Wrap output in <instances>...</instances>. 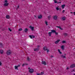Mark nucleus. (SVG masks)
<instances>
[{"label":"nucleus","instance_id":"obj_1","mask_svg":"<svg viewBox=\"0 0 75 75\" xmlns=\"http://www.w3.org/2000/svg\"><path fill=\"white\" fill-rule=\"evenodd\" d=\"M29 72L30 73V74H32L34 72V70H33V69H30L29 70Z\"/></svg>","mask_w":75,"mask_h":75},{"label":"nucleus","instance_id":"obj_2","mask_svg":"<svg viewBox=\"0 0 75 75\" xmlns=\"http://www.w3.org/2000/svg\"><path fill=\"white\" fill-rule=\"evenodd\" d=\"M11 53V50H8L6 51V54H7V55H10Z\"/></svg>","mask_w":75,"mask_h":75},{"label":"nucleus","instance_id":"obj_3","mask_svg":"<svg viewBox=\"0 0 75 75\" xmlns=\"http://www.w3.org/2000/svg\"><path fill=\"white\" fill-rule=\"evenodd\" d=\"M51 31L53 33H55V34H56V35H58V33L56 32V31L54 30H51Z\"/></svg>","mask_w":75,"mask_h":75},{"label":"nucleus","instance_id":"obj_4","mask_svg":"<svg viewBox=\"0 0 75 75\" xmlns=\"http://www.w3.org/2000/svg\"><path fill=\"white\" fill-rule=\"evenodd\" d=\"M20 67V65H19L17 66H15V69H17V70H18V67Z\"/></svg>","mask_w":75,"mask_h":75},{"label":"nucleus","instance_id":"obj_5","mask_svg":"<svg viewBox=\"0 0 75 75\" xmlns=\"http://www.w3.org/2000/svg\"><path fill=\"white\" fill-rule=\"evenodd\" d=\"M58 18V16L57 15H55L53 16V19L55 20H57Z\"/></svg>","mask_w":75,"mask_h":75},{"label":"nucleus","instance_id":"obj_6","mask_svg":"<svg viewBox=\"0 0 75 75\" xmlns=\"http://www.w3.org/2000/svg\"><path fill=\"white\" fill-rule=\"evenodd\" d=\"M42 64H44L45 65H46V62L45 61H42L41 62Z\"/></svg>","mask_w":75,"mask_h":75},{"label":"nucleus","instance_id":"obj_7","mask_svg":"<svg viewBox=\"0 0 75 75\" xmlns=\"http://www.w3.org/2000/svg\"><path fill=\"white\" fill-rule=\"evenodd\" d=\"M29 28L31 29L32 31H34V27H32L31 26H30L29 27Z\"/></svg>","mask_w":75,"mask_h":75},{"label":"nucleus","instance_id":"obj_8","mask_svg":"<svg viewBox=\"0 0 75 75\" xmlns=\"http://www.w3.org/2000/svg\"><path fill=\"white\" fill-rule=\"evenodd\" d=\"M9 4V3H5L4 4V6H8Z\"/></svg>","mask_w":75,"mask_h":75},{"label":"nucleus","instance_id":"obj_9","mask_svg":"<svg viewBox=\"0 0 75 75\" xmlns=\"http://www.w3.org/2000/svg\"><path fill=\"white\" fill-rule=\"evenodd\" d=\"M29 37L30 38L32 39L33 38H35V36H34L33 35H29Z\"/></svg>","mask_w":75,"mask_h":75},{"label":"nucleus","instance_id":"obj_10","mask_svg":"<svg viewBox=\"0 0 75 75\" xmlns=\"http://www.w3.org/2000/svg\"><path fill=\"white\" fill-rule=\"evenodd\" d=\"M38 18L39 19H41L42 18V15H40L38 16Z\"/></svg>","mask_w":75,"mask_h":75},{"label":"nucleus","instance_id":"obj_11","mask_svg":"<svg viewBox=\"0 0 75 75\" xmlns=\"http://www.w3.org/2000/svg\"><path fill=\"white\" fill-rule=\"evenodd\" d=\"M60 41V40H58L57 41H56L55 42V43L56 44H58L59 42Z\"/></svg>","mask_w":75,"mask_h":75},{"label":"nucleus","instance_id":"obj_12","mask_svg":"<svg viewBox=\"0 0 75 75\" xmlns=\"http://www.w3.org/2000/svg\"><path fill=\"white\" fill-rule=\"evenodd\" d=\"M43 49L44 51H45L47 49V47L46 46H44Z\"/></svg>","mask_w":75,"mask_h":75},{"label":"nucleus","instance_id":"obj_13","mask_svg":"<svg viewBox=\"0 0 75 75\" xmlns=\"http://www.w3.org/2000/svg\"><path fill=\"white\" fill-rule=\"evenodd\" d=\"M75 67V64H73L70 66V68H74V67Z\"/></svg>","mask_w":75,"mask_h":75},{"label":"nucleus","instance_id":"obj_14","mask_svg":"<svg viewBox=\"0 0 75 75\" xmlns=\"http://www.w3.org/2000/svg\"><path fill=\"white\" fill-rule=\"evenodd\" d=\"M24 31L25 33H27V31H28V29L27 28H25V29L24 30Z\"/></svg>","mask_w":75,"mask_h":75},{"label":"nucleus","instance_id":"obj_15","mask_svg":"<svg viewBox=\"0 0 75 75\" xmlns=\"http://www.w3.org/2000/svg\"><path fill=\"white\" fill-rule=\"evenodd\" d=\"M62 9H64V7H65V4L62 5Z\"/></svg>","mask_w":75,"mask_h":75},{"label":"nucleus","instance_id":"obj_16","mask_svg":"<svg viewBox=\"0 0 75 75\" xmlns=\"http://www.w3.org/2000/svg\"><path fill=\"white\" fill-rule=\"evenodd\" d=\"M52 32H51L48 33V34L50 37H51V34H52Z\"/></svg>","mask_w":75,"mask_h":75},{"label":"nucleus","instance_id":"obj_17","mask_svg":"<svg viewBox=\"0 0 75 75\" xmlns=\"http://www.w3.org/2000/svg\"><path fill=\"white\" fill-rule=\"evenodd\" d=\"M61 48L62 50H64V45H62L61 47Z\"/></svg>","mask_w":75,"mask_h":75},{"label":"nucleus","instance_id":"obj_18","mask_svg":"<svg viewBox=\"0 0 75 75\" xmlns=\"http://www.w3.org/2000/svg\"><path fill=\"white\" fill-rule=\"evenodd\" d=\"M61 58H65L66 57L65 56H64L63 55H61Z\"/></svg>","mask_w":75,"mask_h":75},{"label":"nucleus","instance_id":"obj_19","mask_svg":"<svg viewBox=\"0 0 75 75\" xmlns=\"http://www.w3.org/2000/svg\"><path fill=\"white\" fill-rule=\"evenodd\" d=\"M56 27H57V28H59L60 30H63V29L61 28L60 27V26H56Z\"/></svg>","mask_w":75,"mask_h":75},{"label":"nucleus","instance_id":"obj_20","mask_svg":"<svg viewBox=\"0 0 75 75\" xmlns=\"http://www.w3.org/2000/svg\"><path fill=\"white\" fill-rule=\"evenodd\" d=\"M6 18L9 19L10 18V16H9L8 15H7L6 16Z\"/></svg>","mask_w":75,"mask_h":75},{"label":"nucleus","instance_id":"obj_21","mask_svg":"<svg viewBox=\"0 0 75 75\" xmlns=\"http://www.w3.org/2000/svg\"><path fill=\"white\" fill-rule=\"evenodd\" d=\"M3 45L2 44V43H0V47L1 48H3Z\"/></svg>","mask_w":75,"mask_h":75},{"label":"nucleus","instance_id":"obj_22","mask_svg":"<svg viewBox=\"0 0 75 75\" xmlns=\"http://www.w3.org/2000/svg\"><path fill=\"white\" fill-rule=\"evenodd\" d=\"M51 16H48V20H50V19H51Z\"/></svg>","mask_w":75,"mask_h":75},{"label":"nucleus","instance_id":"obj_23","mask_svg":"<svg viewBox=\"0 0 75 75\" xmlns=\"http://www.w3.org/2000/svg\"><path fill=\"white\" fill-rule=\"evenodd\" d=\"M0 53L2 54L3 53V50H0Z\"/></svg>","mask_w":75,"mask_h":75},{"label":"nucleus","instance_id":"obj_24","mask_svg":"<svg viewBox=\"0 0 75 75\" xmlns=\"http://www.w3.org/2000/svg\"><path fill=\"white\" fill-rule=\"evenodd\" d=\"M63 35H64V36H67L68 34L67 33H65L63 34Z\"/></svg>","mask_w":75,"mask_h":75},{"label":"nucleus","instance_id":"obj_25","mask_svg":"<svg viewBox=\"0 0 75 75\" xmlns=\"http://www.w3.org/2000/svg\"><path fill=\"white\" fill-rule=\"evenodd\" d=\"M40 49H34V51H38V50H39Z\"/></svg>","mask_w":75,"mask_h":75},{"label":"nucleus","instance_id":"obj_26","mask_svg":"<svg viewBox=\"0 0 75 75\" xmlns=\"http://www.w3.org/2000/svg\"><path fill=\"white\" fill-rule=\"evenodd\" d=\"M62 44H64V43H66V41H65L63 40L62 41Z\"/></svg>","mask_w":75,"mask_h":75},{"label":"nucleus","instance_id":"obj_27","mask_svg":"<svg viewBox=\"0 0 75 75\" xmlns=\"http://www.w3.org/2000/svg\"><path fill=\"white\" fill-rule=\"evenodd\" d=\"M46 50V51H47V52H49V51H50V50H49V49H47L45 50Z\"/></svg>","mask_w":75,"mask_h":75},{"label":"nucleus","instance_id":"obj_28","mask_svg":"<svg viewBox=\"0 0 75 75\" xmlns=\"http://www.w3.org/2000/svg\"><path fill=\"white\" fill-rule=\"evenodd\" d=\"M62 20H65V17H63L62 18Z\"/></svg>","mask_w":75,"mask_h":75},{"label":"nucleus","instance_id":"obj_29","mask_svg":"<svg viewBox=\"0 0 75 75\" xmlns=\"http://www.w3.org/2000/svg\"><path fill=\"white\" fill-rule=\"evenodd\" d=\"M22 28H20L18 30L19 31H22Z\"/></svg>","mask_w":75,"mask_h":75},{"label":"nucleus","instance_id":"obj_30","mask_svg":"<svg viewBox=\"0 0 75 75\" xmlns=\"http://www.w3.org/2000/svg\"><path fill=\"white\" fill-rule=\"evenodd\" d=\"M71 14H74V15H75V12H74V13L70 12Z\"/></svg>","mask_w":75,"mask_h":75},{"label":"nucleus","instance_id":"obj_31","mask_svg":"<svg viewBox=\"0 0 75 75\" xmlns=\"http://www.w3.org/2000/svg\"><path fill=\"white\" fill-rule=\"evenodd\" d=\"M8 30L9 31H10L11 32V31H12V30L10 28H8Z\"/></svg>","mask_w":75,"mask_h":75},{"label":"nucleus","instance_id":"obj_32","mask_svg":"<svg viewBox=\"0 0 75 75\" xmlns=\"http://www.w3.org/2000/svg\"><path fill=\"white\" fill-rule=\"evenodd\" d=\"M8 2V1L7 0H5L4 1V2L5 3H7Z\"/></svg>","mask_w":75,"mask_h":75},{"label":"nucleus","instance_id":"obj_33","mask_svg":"<svg viewBox=\"0 0 75 75\" xmlns=\"http://www.w3.org/2000/svg\"><path fill=\"white\" fill-rule=\"evenodd\" d=\"M54 3H58V2H57V1L55 0L54 1Z\"/></svg>","mask_w":75,"mask_h":75},{"label":"nucleus","instance_id":"obj_34","mask_svg":"<svg viewBox=\"0 0 75 75\" xmlns=\"http://www.w3.org/2000/svg\"><path fill=\"white\" fill-rule=\"evenodd\" d=\"M27 60L28 61H30V58L28 57H27Z\"/></svg>","mask_w":75,"mask_h":75},{"label":"nucleus","instance_id":"obj_35","mask_svg":"<svg viewBox=\"0 0 75 75\" xmlns=\"http://www.w3.org/2000/svg\"><path fill=\"white\" fill-rule=\"evenodd\" d=\"M41 74H40V75H43V74H44V72H41Z\"/></svg>","mask_w":75,"mask_h":75},{"label":"nucleus","instance_id":"obj_36","mask_svg":"<svg viewBox=\"0 0 75 75\" xmlns=\"http://www.w3.org/2000/svg\"><path fill=\"white\" fill-rule=\"evenodd\" d=\"M57 10H59V8L58 7H57L56 8Z\"/></svg>","mask_w":75,"mask_h":75},{"label":"nucleus","instance_id":"obj_37","mask_svg":"<svg viewBox=\"0 0 75 75\" xmlns=\"http://www.w3.org/2000/svg\"><path fill=\"white\" fill-rule=\"evenodd\" d=\"M1 64H2V63H1V62L0 61V66H1Z\"/></svg>","mask_w":75,"mask_h":75},{"label":"nucleus","instance_id":"obj_38","mask_svg":"<svg viewBox=\"0 0 75 75\" xmlns=\"http://www.w3.org/2000/svg\"><path fill=\"white\" fill-rule=\"evenodd\" d=\"M47 23H48V22H45V24L46 25H48Z\"/></svg>","mask_w":75,"mask_h":75},{"label":"nucleus","instance_id":"obj_39","mask_svg":"<svg viewBox=\"0 0 75 75\" xmlns=\"http://www.w3.org/2000/svg\"><path fill=\"white\" fill-rule=\"evenodd\" d=\"M25 65V64H23L22 65V67H24Z\"/></svg>","mask_w":75,"mask_h":75},{"label":"nucleus","instance_id":"obj_40","mask_svg":"<svg viewBox=\"0 0 75 75\" xmlns=\"http://www.w3.org/2000/svg\"><path fill=\"white\" fill-rule=\"evenodd\" d=\"M64 12H65V10H63V11L62 12V13H64Z\"/></svg>","mask_w":75,"mask_h":75},{"label":"nucleus","instance_id":"obj_41","mask_svg":"<svg viewBox=\"0 0 75 75\" xmlns=\"http://www.w3.org/2000/svg\"><path fill=\"white\" fill-rule=\"evenodd\" d=\"M19 7H20L19 6H18L17 7V8L16 10H17V9H18V8H19Z\"/></svg>","mask_w":75,"mask_h":75},{"label":"nucleus","instance_id":"obj_42","mask_svg":"<svg viewBox=\"0 0 75 75\" xmlns=\"http://www.w3.org/2000/svg\"><path fill=\"white\" fill-rule=\"evenodd\" d=\"M59 53L60 54H62V52H61V51L59 52Z\"/></svg>","mask_w":75,"mask_h":75},{"label":"nucleus","instance_id":"obj_43","mask_svg":"<svg viewBox=\"0 0 75 75\" xmlns=\"http://www.w3.org/2000/svg\"><path fill=\"white\" fill-rule=\"evenodd\" d=\"M37 75H41L40 74L38 73V74H37Z\"/></svg>","mask_w":75,"mask_h":75},{"label":"nucleus","instance_id":"obj_44","mask_svg":"<svg viewBox=\"0 0 75 75\" xmlns=\"http://www.w3.org/2000/svg\"><path fill=\"white\" fill-rule=\"evenodd\" d=\"M58 52H60V50H59V49H58Z\"/></svg>","mask_w":75,"mask_h":75},{"label":"nucleus","instance_id":"obj_45","mask_svg":"<svg viewBox=\"0 0 75 75\" xmlns=\"http://www.w3.org/2000/svg\"><path fill=\"white\" fill-rule=\"evenodd\" d=\"M58 3H60V4H61V2H59Z\"/></svg>","mask_w":75,"mask_h":75},{"label":"nucleus","instance_id":"obj_46","mask_svg":"<svg viewBox=\"0 0 75 75\" xmlns=\"http://www.w3.org/2000/svg\"><path fill=\"white\" fill-rule=\"evenodd\" d=\"M51 58H52V57H53V56H51Z\"/></svg>","mask_w":75,"mask_h":75},{"label":"nucleus","instance_id":"obj_47","mask_svg":"<svg viewBox=\"0 0 75 75\" xmlns=\"http://www.w3.org/2000/svg\"><path fill=\"white\" fill-rule=\"evenodd\" d=\"M25 65H28V64H25Z\"/></svg>","mask_w":75,"mask_h":75},{"label":"nucleus","instance_id":"obj_48","mask_svg":"<svg viewBox=\"0 0 75 75\" xmlns=\"http://www.w3.org/2000/svg\"><path fill=\"white\" fill-rule=\"evenodd\" d=\"M69 69V68H68V67H67V69Z\"/></svg>","mask_w":75,"mask_h":75},{"label":"nucleus","instance_id":"obj_49","mask_svg":"<svg viewBox=\"0 0 75 75\" xmlns=\"http://www.w3.org/2000/svg\"><path fill=\"white\" fill-rule=\"evenodd\" d=\"M64 55H65V56L66 55H67V54H65Z\"/></svg>","mask_w":75,"mask_h":75},{"label":"nucleus","instance_id":"obj_50","mask_svg":"<svg viewBox=\"0 0 75 75\" xmlns=\"http://www.w3.org/2000/svg\"><path fill=\"white\" fill-rule=\"evenodd\" d=\"M38 48H39V47H40V46H38Z\"/></svg>","mask_w":75,"mask_h":75},{"label":"nucleus","instance_id":"obj_51","mask_svg":"<svg viewBox=\"0 0 75 75\" xmlns=\"http://www.w3.org/2000/svg\"><path fill=\"white\" fill-rule=\"evenodd\" d=\"M73 71L74 72H75V70H73Z\"/></svg>","mask_w":75,"mask_h":75},{"label":"nucleus","instance_id":"obj_52","mask_svg":"<svg viewBox=\"0 0 75 75\" xmlns=\"http://www.w3.org/2000/svg\"><path fill=\"white\" fill-rule=\"evenodd\" d=\"M28 69H30V68H28Z\"/></svg>","mask_w":75,"mask_h":75},{"label":"nucleus","instance_id":"obj_53","mask_svg":"<svg viewBox=\"0 0 75 75\" xmlns=\"http://www.w3.org/2000/svg\"><path fill=\"white\" fill-rule=\"evenodd\" d=\"M74 75H75V73L74 74Z\"/></svg>","mask_w":75,"mask_h":75},{"label":"nucleus","instance_id":"obj_54","mask_svg":"<svg viewBox=\"0 0 75 75\" xmlns=\"http://www.w3.org/2000/svg\"><path fill=\"white\" fill-rule=\"evenodd\" d=\"M16 26L15 27V28H16Z\"/></svg>","mask_w":75,"mask_h":75}]
</instances>
